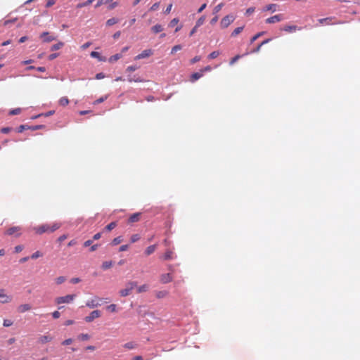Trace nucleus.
<instances>
[{
  "label": "nucleus",
  "mask_w": 360,
  "mask_h": 360,
  "mask_svg": "<svg viewBox=\"0 0 360 360\" xmlns=\"http://www.w3.org/2000/svg\"><path fill=\"white\" fill-rule=\"evenodd\" d=\"M60 227V224L55 222L52 224H45L34 228V230L37 234H42L44 233H51L56 231Z\"/></svg>",
  "instance_id": "obj_1"
},
{
  "label": "nucleus",
  "mask_w": 360,
  "mask_h": 360,
  "mask_svg": "<svg viewBox=\"0 0 360 360\" xmlns=\"http://www.w3.org/2000/svg\"><path fill=\"white\" fill-rule=\"evenodd\" d=\"M136 287V283L130 281L127 283L126 288L120 290V293L122 297H127L131 294V291Z\"/></svg>",
  "instance_id": "obj_2"
},
{
  "label": "nucleus",
  "mask_w": 360,
  "mask_h": 360,
  "mask_svg": "<svg viewBox=\"0 0 360 360\" xmlns=\"http://www.w3.org/2000/svg\"><path fill=\"white\" fill-rule=\"evenodd\" d=\"M234 20L235 17L233 15L224 16L220 22L221 27L223 29L228 27Z\"/></svg>",
  "instance_id": "obj_3"
},
{
  "label": "nucleus",
  "mask_w": 360,
  "mask_h": 360,
  "mask_svg": "<svg viewBox=\"0 0 360 360\" xmlns=\"http://www.w3.org/2000/svg\"><path fill=\"white\" fill-rule=\"evenodd\" d=\"M75 298V295H68L63 297H56L55 302L56 304H60L63 303H70Z\"/></svg>",
  "instance_id": "obj_4"
},
{
  "label": "nucleus",
  "mask_w": 360,
  "mask_h": 360,
  "mask_svg": "<svg viewBox=\"0 0 360 360\" xmlns=\"http://www.w3.org/2000/svg\"><path fill=\"white\" fill-rule=\"evenodd\" d=\"M13 300L11 295H8L4 289H0V302L2 304L10 303Z\"/></svg>",
  "instance_id": "obj_5"
},
{
  "label": "nucleus",
  "mask_w": 360,
  "mask_h": 360,
  "mask_svg": "<svg viewBox=\"0 0 360 360\" xmlns=\"http://www.w3.org/2000/svg\"><path fill=\"white\" fill-rule=\"evenodd\" d=\"M21 227L20 226H13L9 228L6 232V234L12 236L14 235L16 237H18L21 235Z\"/></svg>",
  "instance_id": "obj_6"
},
{
  "label": "nucleus",
  "mask_w": 360,
  "mask_h": 360,
  "mask_svg": "<svg viewBox=\"0 0 360 360\" xmlns=\"http://www.w3.org/2000/svg\"><path fill=\"white\" fill-rule=\"evenodd\" d=\"M153 54V51L152 49H146V50L143 51L141 53L137 55L134 58V59L135 60L143 59V58H148V57L151 56Z\"/></svg>",
  "instance_id": "obj_7"
},
{
  "label": "nucleus",
  "mask_w": 360,
  "mask_h": 360,
  "mask_svg": "<svg viewBox=\"0 0 360 360\" xmlns=\"http://www.w3.org/2000/svg\"><path fill=\"white\" fill-rule=\"evenodd\" d=\"M334 19H335V17H328V18H321L318 21L320 25H324V24H326V25H337V24L342 23L340 21L333 22V20Z\"/></svg>",
  "instance_id": "obj_8"
},
{
  "label": "nucleus",
  "mask_w": 360,
  "mask_h": 360,
  "mask_svg": "<svg viewBox=\"0 0 360 360\" xmlns=\"http://www.w3.org/2000/svg\"><path fill=\"white\" fill-rule=\"evenodd\" d=\"M101 316V311L99 310H94L90 314L85 317V321L88 323L93 321L95 319Z\"/></svg>",
  "instance_id": "obj_9"
},
{
  "label": "nucleus",
  "mask_w": 360,
  "mask_h": 360,
  "mask_svg": "<svg viewBox=\"0 0 360 360\" xmlns=\"http://www.w3.org/2000/svg\"><path fill=\"white\" fill-rule=\"evenodd\" d=\"M100 301H101V299L96 297L94 299H91V300L87 301V302L86 303V306L89 308L96 307L101 305V304L99 302Z\"/></svg>",
  "instance_id": "obj_10"
},
{
  "label": "nucleus",
  "mask_w": 360,
  "mask_h": 360,
  "mask_svg": "<svg viewBox=\"0 0 360 360\" xmlns=\"http://www.w3.org/2000/svg\"><path fill=\"white\" fill-rule=\"evenodd\" d=\"M176 257L174 252L172 250H167L165 254L160 258L163 260H172Z\"/></svg>",
  "instance_id": "obj_11"
},
{
  "label": "nucleus",
  "mask_w": 360,
  "mask_h": 360,
  "mask_svg": "<svg viewBox=\"0 0 360 360\" xmlns=\"http://www.w3.org/2000/svg\"><path fill=\"white\" fill-rule=\"evenodd\" d=\"M40 38L42 39L44 42H51L56 39V37L54 36L50 35L49 32H44L43 33H41L40 35Z\"/></svg>",
  "instance_id": "obj_12"
},
{
  "label": "nucleus",
  "mask_w": 360,
  "mask_h": 360,
  "mask_svg": "<svg viewBox=\"0 0 360 360\" xmlns=\"http://www.w3.org/2000/svg\"><path fill=\"white\" fill-rule=\"evenodd\" d=\"M283 20V17L281 14L275 15L274 16H271L270 18H268L266 19V22L268 24H273L278 22H280Z\"/></svg>",
  "instance_id": "obj_13"
},
{
  "label": "nucleus",
  "mask_w": 360,
  "mask_h": 360,
  "mask_svg": "<svg viewBox=\"0 0 360 360\" xmlns=\"http://www.w3.org/2000/svg\"><path fill=\"white\" fill-rule=\"evenodd\" d=\"M32 307L30 304H22L18 307V311L19 313H25L30 311Z\"/></svg>",
  "instance_id": "obj_14"
},
{
  "label": "nucleus",
  "mask_w": 360,
  "mask_h": 360,
  "mask_svg": "<svg viewBox=\"0 0 360 360\" xmlns=\"http://www.w3.org/2000/svg\"><path fill=\"white\" fill-rule=\"evenodd\" d=\"M172 276L170 274H164L160 276V281L162 283H168L172 281Z\"/></svg>",
  "instance_id": "obj_15"
},
{
  "label": "nucleus",
  "mask_w": 360,
  "mask_h": 360,
  "mask_svg": "<svg viewBox=\"0 0 360 360\" xmlns=\"http://www.w3.org/2000/svg\"><path fill=\"white\" fill-rule=\"evenodd\" d=\"M297 30H300V28H298L296 25H285L281 28V30L286 32H294Z\"/></svg>",
  "instance_id": "obj_16"
},
{
  "label": "nucleus",
  "mask_w": 360,
  "mask_h": 360,
  "mask_svg": "<svg viewBox=\"0 0 360 360\" xmlns=\"http://www.w3.org/2000/svg\"><path fill=\"white\" fill-rule=\"evenodd\" d=\"M141 213H134L130 216L129 218V223H134L136 221H139L140 219Z\"/></svg>",
  "instance_id": "obj_17"
},
{
  "label": "nucleus",
  "mask_w": 360,
  "mask_h": 360,
  "mask_svg": "<svg viewBox=\"0 0 360 360\" xmlns=\"http://www.w3.org/2000/svg\"><path fill=\"white\" fill-rule=\"evenodd\" d=\"M156 248H157V245H153L148 246L145 250V255L146 256L150 255L155 251Z\"/></svg>",
  "instance_id": "obj_18"
},
{
  "label": "nucleus",
  "mask_w": 360,
  "mask_h": 360,
  "mask_svg": "<svg viewBox=\"0 0 360 360\" xmlns=\"http://www.w3.org/2000/svg\"><path fill=\"white\" fill-rule=\"evenodd\" d=\"M271 40V39H266L264 40L261 44H259V45H258L255 49H254L251 52H252V53H258V52L260 51L261 47H262L263 45H264V44H266L269 43Z\"/></svg>",
  "instance_id": "obj_19"
},
{
  "label": "nucleus",
  "mask_w": 360,
  "mask_h": 360,
  "mask_svg": "<svg viewBox=\"0 0 360 360\" xmlns=\"http://www.w3.org/2000/svg\"><path fill=\"white\" fill-rule=\"evenodd\" d=\"M277 7L278 5L275 4H268L265 6L264 11H271L272 12H275L276 11Z\"/></svg>",
  "instance_id": "obj_20"
},
{
  "label": "nucleus",
  "mask_w": 360,
  "mask_h": 360,
  "mask_svg": "<svg viewBox=\"0 0 360 360\" xmlns=\"http://www.w3.org/2000/svg\"><path fill=\"white\" fill-rule=\"evenodd\" d=\"M151 30L154 33H159L163 30V27L161 25L157 24L151 27Z\"/></svg>",
  "instance_id": "obj_21"
},
{
  "label": "nucleus",
  "mask_w": 360,
  "mask_h": 360,
  "mask_svg": "<svg viewBox=\"0 0 360 360\" xmlns=\"http://www.w3.org/2000/svg\"><path fill=\"white\" fill-rule=\"evenodd\" d=\"M51 340H52V338L49 335H42L39 338V342L43 344L50 342V341H51Z\"/></svg>",
  "instance_id": "obj_22"
},
{
  "label": "nucleus",
  "mask_w": 360,
  "mask_h": 360,
  "mask_svg": "<svg viewBox=\"0 0 360 360\" xmlns=\"http://www.w3.org/2000/svg\"><path fill=\"white\" fill-rule=\"evenodd\" d=\"M244 29V26L236 27L231 33V37H235L239 34Z\"/></svg>",
  "instance_id": "obj_23"
},
{
  "label": "nucleus",
  "mask_w": 360,
  "mask_h": 360,
  "mask_svg": "<svg viewBox=\"0 0 360 360\" xmlns=\"http://www.w3.org/2000/svg\"><path fill=\"white\" fill-rule=\"evenodd\" d=\"M168 295V292L166 290H161L156 292V297L159 299L164 298Z\"/></svg>",
  "instance_id": "obj_24"
},
{
  "label": "nucleus",
  "mask_w": 360,
  "mask_h": 360,
  "mask_svg": "<svg viewBox=\"0 0 360 360\" xmlns=\"http://www.w3.org/2000/svg\"><path fill=\"white\" fill-rule=\"evenodd\" d=\"M69 103V100L67 97H61L59 100V104L62 106H66Z\"/></svg>",
  "instance_id": "obj_25"
},
{
  "label": "nucleus",
  "mask_w": 360,
  "mask_h": 360,
  "mask_svg": "<svg viewBox=\"0 0 360 360\" xmlns=\"http://www.w3.org/2000/svg\"><path fill=\"white\" fill-rule=\"evenodd\" d=\"M112 262L111 261H105L103 262L101 267L103 270H106L110 269L112 266Z\"/></svg>",
  "instance_id": "obj_26"
},
{
  "label": "nucleus",
  "mask_w": 360,
  "mask_h": 360,
  "mask_svg": "<svg viewBox=\"0 0 360 360\" xmlns=\"http://www.w3.org/2000/svg\"><path fill=\"white\" fill-rule=\"evenodd\" d=\"M64 46V43L63 42H58L56 44H53L51 48V51H56V50H58L60 49H61L63 46Z\"/></svg>",
  "instance_id": "obj_27"
},
{
  "label": "nucleus",
  "mask_w": 360,
  "mask_h": 360,
  "mask_svg": "<svg viewBox=\"0 0 360 360\" xmlns=\"http://www.w3.org/2000/svg\"><path fill=\"white\" fill-rule=\"evenodd\" d=\"M122 57V53H117L115 55H113L110 58H109V61L112 63V62H115V61H117V60H119L120 58H121Z\"/></svg>",
  "instance_id": "obj_28"
},
{
  "label": "nucleus",
  "mask_w": 360,
  "mask_h": 360,
  "mask_svg": "<svg viewBox=\"0 0 360 360\" xmlns=\"http://www.w3.org/2000/svg\"><path fill=\"white\" fill-rule=\"evenodd\" d=\"M223 6H224L223 3H220L218 5H217L213 9V14L217 15L221 11V9L222 8Z\"/></svg>",
  "instance_id": "obj_29"
},
{
  "label": "nucleus",
  "mask_w": 360,
  "mask_h": 360,
  "mask_svg": "<svg viewBox=\"0 0 360 360\" xmlns=\"http://www.w3.org/2000/svg\"><path fill=\"white\" fill-rule=\"evenodd\" d=\"M202 76V73L195 72V73L192 74L191 80L192 82L196 81L197 79H200Z\"/></svg>",
  "instance_id": "obj_30"
},
{
  "label": "nucleus",
  "mask_w": 360,
  "mask_h": 360,
  "mask_svg": "<svg viewBox=\"0 0 360 360\" xmlns=\"http://www.w3.org/2000/svg\"><path fill=\"white\" fill-rule=\"evenodd\" d=\"M148 285L143 284V285L139 286L137 288V292L138 293H141V292H146L148 290Z\"/></svg>",
  "instance_id": "obj_31"
},
{
  "label": "nucleus",
  "mask_w": 360,
  "mask_h": 360,
  "mask_svg": "<svg viewBox=\"0 0 360 360\" xmlns=\"http://www.w3.org/2000/svg\"><path fill=\"white\" fill-rule=\"evenodd\" d=\"M264 32H258L257 34H256L255 35H254L251 39H250V43L252 44L254 43L259 37H262V35H264Z\"/></svg>",
  "instance_id": "obj_32"
},
{
  "label": "nucleus",
  "mask_w": 360,
  "mask_h": 360,
  "mask_svg": "<svg viewBox=\"0 0 360 360\" xmlns=\"http://www.w3.org/2000/svg\"><path fill=\"white\" fill-rule=\"evenodd\" d=\"M117 22H118V20H117V18H110V19H108V20H107V22H106V25H107L108 26H112V25H115V24H116V23H117Z\"/></svg>",
  "instance_id": "obj_33"
},
{
  "label": "nucleus",
  "mask_w": 360,
  "mask_h": 360,
  "mask_svg": "<svg viewBox=\"0 0 360 360\" xmlns=\"http://www.w3.org/2000/svg\"><path fill=\"white\" fill-rule=\"evenodd\" d=\"M205 20V15H202L201 16L197 21H196V23H195V25H196V27H200L202 25H203L204 22Z\"/></svg>",
  "instance_id": "obj_34"
},
{
  "label": "nucleus",
  "mask_w": 360,
  "mask_h": 360,
  "mask_svg": "<svg viewBox=\"0 0 360 360\" xmlns=\"http://www.w3.org/2000/svg\"><path fill=\"white\" fill-rule=\"evenodd\" d=\"M66 281V278L65 276H58L56 278L55 281L57 285H60Z\"/></svg>",
  "instance_id": "obj_35"
},
{
  "label": "nucleus",
  "mask_w": 360,
  "mask_h": 360,
  "mask_svg": "<svg viewBox=\"0 0 360 360\" xmlns=\"http://www.w3.org/2000/svg\"><path fill=\"white\" fill-rule=\"evenodd\" d=\"M220 53L218 51H212L211 53L209 54L208 58L209 59H214L217 58L219 56Z\"/></svg>",
  "instance_id": "obj_36"
},
{
  "label": "nucleus",
  "mask_w": 360,
  "mask_h": 360,
  "mask_svg": "<svg viewBox=\"0 0 360 360\" xmlns=\"http://www.w3.org/2000/svg\"><path fill=\"white\" fill-rule=\"evenodd\" d=\"M124 347L128 349H132L136 347V344L132 342H129L124 345Z\"/></svg>",
  "instance_id": "obj_37"
},
{
  "label": "nucleus",
  "mask_w": 360,
  "mask_h": 360,
  "mask_svg": "<svg viewBox=\"0 0 360 360\" xmlns=\"http://www.w3.org/2000/svg\"><path fill=\"white\" fill-rule=\"evenodd\" d=\"M116 226H117V223L115 221H112L105 226V229L107 231H110L112 230L113 229H115Z\"/></svg>",
  "instance_id": "obj_38"
},
{
  "label": "nucleus",
  "mask_w": 360,
  "mask_h": 360,
  "mask_svg": "<svg viewBox=\"0 0 360 360\" xmlns=\"http://www.w3.org/2000/svg\"><path fill=\"white\" fill-rule=\"evenodd\" d=\"M127 80L129 82H144V80L141 79L140 77L132 78L130 76H129Z\"/></svg>",
  "instance_id": "obj_39"
},
{
  "label": "nucleus",
  "mask_w": 360,
  "mask_h": 360,
  "mask_svg": "<svg viewBox=\"0 0 360 360\" xmlns=\"http://www.w3.org/2000/svg\"><path fill=\"white\" fill-rule=\"evenodd\" d=\"M182 49V46L180 44L175 45L171 50V54H174L176 51H180Z\"/></svg>",
  "instance_id": "obj_40"
},
{
  "label": "nucleus",
  "mask_w": 360,
  "mask_h": 360,
  "mask_svg": "<svg viewBox=\"0 0 360 360\" xmlns=\"http://www.w3.org/2000/svg\"><path fill=\"white\" fill-rule=\"evenodd\" d=\"M91 56L92 58H98L99 60H103V59L101 56V54L98 52L92 51L91 53Z\"/></svg>",
  "instance_id": "obj_41"
},
{
  "label": "nucleus",
  "mask_w": 360,
  "mask_h": 360,
  "mask_svg": "<svg viewBox=\"0 0 360 360\" xmlns=\"http://www.w3.org/2000/svg\"><path fill=\"white\" fill-rule=\"evenodd\" d=\"M20 112H21V108H18L13 109L11 110H10L9 115H15L20 114Z\"/></svg>",
  "instance_id": "obj_42"
},
{
  "label": "nucleus",
  "mask_w": 360,
  "mask_h": 360,
  "mask_svg": "<svg viewBox=\"0 0 360 360\" xmlns=\"http://www.w3.org/2000/svg\"><path fill=\"white\" fill-rule=\"evenodd\" d=\"M94 0H88L84 3H81V4H79L77 7V8H82V7H84V6H86L89 4H91Z\"/></svg>",
  "instance_id": "obj_43"
},
{
  "label": "nucleus",
  "mask_w": 360,
  "mask_h": 360,
  "mask_svg": "<svg viewBox=\"0 0 360 360\" xmlns=\"http://www.w3.org/2000/svg\"><path fill=\"white\" fill-rule=\"evenodd\" d=\"M179 20L177 18H175L170 21V22L169 24V27H173L176 26L179 23Z\"/></svg>",
  "instance_id": "obj_44"
},
{
  "label": "nucleus",
  "mask_w": 360,
  "mask_h": 360,
  "mask_svg": "<svg viewBox=\"0 0 360 360\" xmlns=\"http://www.w3.org/2000/svg\"><path fill=\"white\" fill-rule=\"evenodd\" d=\"M78 338L81 340H88L89 338H90V336L88 334H84V333H82V334H80L79 336H78Z\"/></svg>",
  "instance_id": "obj_45"
},
{
  "label": "nucleus",
  "mask_w": 360,
  "mask_h": 360,
  "mask_svg": "<svg viewBox=\"0 0 360 360\" xmlns=\"http://www.w3.org/2000/svg\"><path fill=\"white\" fill-rule=\"evenodd\" d=\"M42 256V253L39 251H36L35 252H34L32 255H31V258L32 259H36Z\"/></svg>",
  "instance_id": "obj_46"
},
{
  "label": "nucleus",
  "mask_w": 360,
  "mask_h": 360,
  "mask_svg": "<svg viewBox=\"0 0 360 360\" xmlns=\"http://www.w3.org/2000/svg\"><path fill=\"white\" fill-rule=\"evenodd\" d=\"M122 241V239L120 236L119 237H117V238H115L112 241V244L113 245H117L118 244H120L121 242Z\"/></svg>",
  "instance_id": "obj_47"
},
{
  "label": "nucleus",
  "mask_w": 360,
  "mask_h": 360,
  "mask_svg": "<svg viewBox=\"0 0 360 360\" xmlns=\"http://www.w3.org/2000/svg\"><path fill=\"white\" fill-rule=\"evenodd\" d=\"M140 239V236L139 234H134L131 236V242L135 243Z\"/></svg>",
  "instance_id": "obj_48"
},
{
  "label": "nucleus",
  "mask_w": 360,
  "mask_h": 360,
  "mask_svg": "<svg viewBox=\"0 0 360 360\" xmlns=\"http://www.w3.org/2000/svg\"><path fill=\"white\" fill-rule=\"evenodd\" d=\"M13 325V321L8 319H4L3 322V326L4 327H9Z\"/></svg>",
  "instance_id": "obj_49"
},
{
  "label": "nucleus",
  "mask_w": 360,
  "mask_h": 360,
  "mask_svg": "<svg viewBox=\"0 0 360 360\" xmlns=\"http://www.w3.org/2000/svg\"><path fill=\"white\" fill-rule=\"evenodd\" d=\"M116 308H117V307L115 304H111L107 307V309L110 311L111 312H115Z\"/></svg>",
  "instance_id": "obj_50"
},
{
  "label": "nucleus",
  "mask_w": 360,
  "mask_h": 360,
  "mask_svg": "<svg viewBox=\"0 0 360 360\" xmlns=\"http://www.w3.org/2000/svg\"><path fill=\"white\" fill-rule=\"evenodd\" d=\"M255 7H250L246 10L245 15H250L251 14H252L255 12Z\"/></svg>",
  "instance_id": "obj_51"
},
{
  "label": "nucleus",
  "mask_w": 360,
  "mask_h": 360,
  "mask_svg": "<svg viewBox=\"0 0 360 360\" xmlns=\"http://www.w3.org/2000/svg\"><path fill=\"white\" fill-rule=\"evenodd\" d=\"M241 56L240 55H236L230 60V65H233Z\"/></svg>",
  "instance_id": "obj_52"
},
{
  "label": "nucleus",
  "mask_w": 360,
  "mask_h": 360,
  "mask_svg": "<svg viewBox=\"0 0 360 360\" xmlns=\"http://www.w3.org/2000/svg\"><path fill=\"white\" fill-rule=\"evenodd\" d=\"M159 6H160V3L156 2L152 5V6L150 8L149 11H156L159 8Z\"/></svg>",
  "instance_id": "obj_53"
},
{
  "label": "nucleus",
  "mask_w": 360,
  "mask_h": 360,
  "mask_svg": "<svg viewBox=\"0 0 360 360\" xmlns=\"http://www.w3.org/2000/svg\"><path fill=\"white\" fill-rule=\"evenodd\" d=\"M201 60V57L199 56H195L193 59H191V63L192 64L195 63Z\"/></svg>",
  "instance_id": "obj_54"
},
{
  "label": "nucleus",
  "mask_w": 360,
  "mask_h": 360,
  "mask_svg": "<svg viewBox=\"0 0 360 360\" xmlns=\"http://www.w3.org/2000/svg\"><path fill=\"white\" fill-rule=\"evenodd\" d=\"M129 248V245H122L119 248V251L120 252H124V251H126Z\"/></svg>",
  "instance_id": "obj_55"
},
{
  "label": "nucleus",
  "mask_w": 360,
  "mask_h": 360,
  "mask_svg": "<svg viewBox=\"0 0 360 360\" xmlns=\"http://www.w3.org/2000/svg\"><path fill=\"white\" fill-rule=\"evenodd\" d=\"M72 342V339H71V338H68V339L65 340L62 342V345H70Z\"/></svg>",
  "instance_id": "obj_56"
},
{
  "label": "nucleus",
  "mask_w": 360,
  "mask_h": 360,
  "mask_svg": "<svg viewBox=\"0 0 360 360\" xmlns=\"http://www.w3.org/2000/svg\"><path fill=\"white\" fill-rule=\"evenodd\" d=\"M172 8V4H170L167 6V8L165 10L164 13L165 14H169L171 12Z\"/></svg>",
  "instance_id": "obj_57"
},
{
  "label": "nucleus",
  "mask_w": 360,
  "mask_h": 360,
  "mask_svg": "<svg viewBox=\"0 0 360 360\" xmlns=\"http://www.w3.org/2000/svg\"><path fill=\"white\" fill-rule=\"evenodd\" d=\"M137 68H138V67H136V66L131 65V66L127 67V68L126 69V71L127 72H132V71H135Z\"/></svg>",
  "instance_id": "obj_58"
},
{
  "label": "nucleus",
  "mask_w": 360,
  "mask_h": 360,
  "mask_svg": "<svg viewBox=\"0 0 360 360\" xmlns=\"http://www.w3.org/2000/svg\"><path fill=\"white\" fill-rule=\"evenodd\" d=\"M23 250L22 245H17L15 247V252L18 253L20 252Z\"/></svg>",
  "instance_id": "obj_59"
},
{
  "label": "nucleus",
  "mask_w": 360,
  "mask_h": 360,
  "mask_svg": "<svg viewBox=\"0 0 360 360\" xmlns=\"http://www.w3.org/2000/svg\"><path fill=\"white\" fill-rule=\"evenodd\" d=\"M11 131V128L10 127H4L1 129V133L7 134Z\"/></svg>",
  "instance_id": "obj_60"
},
{
  "label": "nucleus",
  "mask_w": 360,
  "mask_h": 360,
  "mask_svg": "<svg viewBox=\"0 0 360 360\" xmlns=\"http://www.w3.org/2000/svg\"><path fill=\"white\" fill-rule=\"evenodd\" d=\"M29 127L25 126V125H20L18 129V132L19 133H21L25 129H28Z\"/></svg>",
  "instance_id": "obj_61"
},
{
  "label": "nucleus",
  "mask_w": 360,
  "mask_h": 360,
  "mask_svg": "<svg viewBox=\"0 0 360 360\" xmlns=\"http://www.w3.org/2000/svg\"><path fill=\"white\" fill-rule=\"evenodd\" d=\"M218 21V15H215V16L210 20V24L214 25Z\"/></svg>",
  "instance_id": "obj_62"
},
{
  "label": "nucleus",
  "mask_w": 360,
  "mask_h": 360,
  "mask_svg": "<svg viewBox=\"0 0 360 360\" xmlns=\"http://www.w3.org/2000/svg\"><path fill=\"white\" fill-rule=\"evenodd\" d=\"M52 316L54 319H58L60 316V314L58 311H55L53 312Z\"/></svg>",
  "instance_id": "obj_63"
},
{
  "label": "nucleus",
  "mask_w": 360,
  "mask_h": 360,
  "mask_svg": "<svg viewBox=\"0 0 360 360\" xmlns=\"http://www.w3.org/2000/svg\"><path fill=\"white\" fill-rule=\"evenodd\" d=\"M117 6V2H113V3H112L111 4H110V5H109V6H108V9H109V10H112V9H114Z\"/></svg>",
  "instance_id": "obj_64"
}]
</instances>
